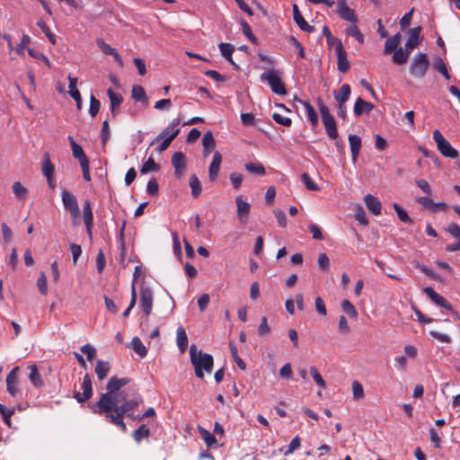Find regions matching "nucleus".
I'll list each match as a JSON object with an SVG mask.
<instances>
[{
    "label": "nucleus",
    "instance_id": "1",
    "mask_svg": "<svg viewBox=\"0 0 460 460\" xmlns=\"http://www.w3.org/2000/svg\"><path fill=\"white\" fill-rule=\"evenodd\" d=\"M130 381L128 377H111L106 385V392L100 395L96 402L88 404L93 414H105L107 420L119 427L123 432L127 431L123 418L125 416L133 417L130 411L136 409L141 402L136 389H132L131 394L127 393L126 390H121Z\"/></svg>",
    "mask_w": 460,
    "mask_h": 460
},
{
    "label": "nucleus",
    "instance_id": "2",
    "mask_svg": "<svg viewBox=\"0 0 460 460\" xmlns=\"http://www.w3.org/2000/svg\"><path fill=\"white\" fill-rule=\"evenodd\" d=\"M190 359L198 378L203 379L204 372L208 374L212 372L214 366L212 355L198 349L195 345L190 348Z\"/></svg>",
    "mask_w": 460,
    "mask_h": 460
},
{
    "label": "nucleus",
    "instance_id": "3",
    "mask_svg": "<svg viewBox=\"0 0 460 460\" xmlns=\"http://www.w3.org/2000/svg\"><path fill=\"white\" fill-rule=\"evenodd\" d=\"M317 104L326 134L330 138H337L339 133L334 117L330 113L329 108L320 98L317 100Z\"/></svg>",
    "mask_w": 460,
    "mask_h": 460
},
{
    "label": "nucleus",
    "instance_id": "4",
    "mask_svg": "<svg viewBox=\"0 0 460 460\" xmlns=\"http://www.w3.org/2000/svg\"><path fill=\"white\" fill-rule=\"evenodd\" d=\"M429 67V60L426 53H418L410 65V74L415 78H423Z\"/></svg>",
    "mask_w": 460,
    "mask_h": 460
},
{
    "label": "nucleus",
    "instance_id": "5",
    "mask_svg": "<svg viewBox=\"0 0 460 460\" xmlns=\"http://www.w3.org/2000/svg\"><path fill=\"white\" fill-rule=\"evenodd\" d=\"M261 80L267 82L270 86L271 91L279 95H286L287 90L282 83L279 72L275 69L268 70L261 75Z\"/></svg>",
    "mask_w": 460,
    "mask_h": 460
},
{
    "label": "nucleus",
    "instance_id": "6",
    "mask_svg": "<svg viewBox=\"0 0 460 460\" xmlns=\"http://www.w3.org/2000/svg\"><path fill=\"white\" fill-rule=\"evenodd\" d=\"M432 137L438 150L443 156L452 159L458 157V151L451 146L438 129L433 131Z\"/></svg>",
    "mask_w": 460,
    "mask_h": 460
},
{
    "label": "nucleus",
    "instance_id": "7",
    "mask_svg": "<svg viewBox=\"0 0 460 460\" xmlns=\"http://www.w3.org/2000/svg\"><path fill=\"white\" fill-rule=\"evenodd\" d=\"M61 199L65 209L70 213L71 218L76 224L80 217V208L76 197L65 190L61 192Z\"/></svg>",
    "mask_w": 460,
    "mask_h": 460
},
{
    "label": "nucleus",
    "instance_id": "8",
    "mask_svg": "<svg viewBox=\"0 0 460 460\" xmlns=\"http://www.w3.org/2000/svg\"><path fill=\"white\" fill-rule=\"evenodd\" d=\"M81 390L80 392H75L74 397L75 399L80 402H85L93 396V385H92V379L89 376V374H85L83 378V383L81 384Z\"/></svg>",
    "mask_w": 460,
    "mask_h": 460
},
{
    "label": "nucleus",
    "instance_id": "9",
    "mask_svg": "<svg viewBox=\"0 0 460 460\" xmlns=\"http://www.w3.org/2000/svg\"><path fill=\"white\" fill-rule=\"evenodd\" d=\"M337 13L339 16L345 21L357 24L358 22L356 13L348 4L346 0L337 1Z\"/></svg>",
    "mask_w": 460,
    "mask_h": 460
},
{
    "label": "nucleus",
    "instance_id": "10",
    "mask_svg": "<svg viewBox=\"0 0 460 460\" xmlns=\"http://www.w3.org/2000/svg\"><path fill=\"white\" fill-rule=\"evenodd\" d=\"M153 292L149 287H141L140 289V306L146 316L152 312Z\"/></svg>",
    "mask_w": 460,
    "mask_h": 460
},
{
    "label": "nucleus",
    "instance_id": "11",
    "mask_svg": "<svg viewBox=\"0 0 460 460\" xmlns=\"http://www.w3.org/2000/svg\"><path fill=\"white\" fill-rule=\"evenodd\" d=\"M172 164L174 168V175L180 179L186 169V156L182 152H176L172 157Z\"/></svg>",
    "mask_w": 460,
    "mask_h": 460
},
{
    "label": "nucleus",
    "instance_id": "12",
    "mask_svg": "<svg viewBox=\"0 0 460 460\" xmlns=\"http://www.w3.org/2000/svg\"><path fill=\"white\" fill-rule=\"evenodd\" d=\"M236 203V214L238 220L242 224H246L251 210V206L248 202L243 200L242 196H238L235 199Z\"/></svg>",
    "mask_w": 460,
    "mask_h": 460
},
{
    "label": "nucleus",
    "instance_id": "13",
    "mask_svg": "<svg viewBox=\"0 0 460 460\" xmlns=\"http://www.w3.org/2000/svg\"><path fill=\"white\" fill-rule=\"evenodd\" d=\"M423 292L430 298V300L437 305L444 307L448 311H453V307L450 303L447 301L442 296L437 293L432 288L427 287L423 288Z\"/></svg>",
    "mask_w": 460,
    "mask_h": 460
},
{
    "label": "nucleus",
    "instance_id": "14",
    "mask_svg": "<svg viewBox=\"0 0 460 460\" xmlns=\"http://www.w3.org/2000/svg\"><path fill=\"white\" fill-rule=\"evenodd\" d=\"M19 367H14L6 376V389L13 397L18 393V372Z\"/></svg>",
    "mask_w": 460,
    "mask_h": 460
},
{
    "label": "nucleus",
    "instance_id": "15",
    "mask_svg": "<svg viewBox=\"0 0 460 460\" xmlns=\"http://www.w3.org/2000/svg\"><path fill=\"white\" fill-rule=\"evenodd\" d=\"M337 69L341 73H346L349 68V62L347 58V52L345 51L342 43L337 46Z\"/></svg>",
    "mask_w": 460,
    "mask_h": 460
},
{
    "label": "nucleus",
    "instance_id": "16",
    "mask_svg": "<svg viewBox=\"0 0 460 460\" xmlns=\"http://www.w3.org/2000/svg\"><path fill=\"white\" fill-rule=\"evenodd\" d=\"M83 218L86 227V232L90 238H92V228L93 223V215L91 208V203L86 199L83 207Z\"/></svg>",
    "mask_w": 460,
    "mask_h": 460
},
{
    "label": "nucleus",
    "instance_id": "17",
    "mask_svg": "<svg viewBox=\"0 0 460 460\" xmlns=\"http://www.w3.org/2000/svg\"><path fill=\"white\" fill-rule=\"evenodd\" d=\"M222 163V155L218 151H216L213 155L212 162L208 167V178L210 181L214 182L217 181L220 165Z\"/></svg>",
    "mask_w": 460,
    "mask_h": 460
},
{
    "label": "nucleus",
    "instance_id": "18",
    "mask_svg": "<svg viewBox=\"0 0 460 460\" xmlns=\"http://www.w3.org/2000/svg\"><path fill=\"white\" fill-rule=\"evenodd\" d=\"M292 9L294 21L299 27V29L306 32L314 31V27L307 23V22L304 19L303 15L301 14L298 6L296 4L292 5Z\"/></svg>",
    "mask_w": 460,
    "mask_h": 460
},
{
    "label": "nucleus",
    "instance_id": "19",
    "mask_svg": "<svg viewBox=\"0 0 460 460\" xmlns=\"http://www.w3.org/2000/svg\"><path fill=\"white\" fill-rule=\"evenodd\" d=\"M96 43L105 55L112 56L119 66H123L122 58L115 49L111 48L102 39H97Z\"/></svg>",
    "mask_w": 460,
    "mask_h": 460
},
{
    "label": "nucleus",
    "instance_id": "20",
    "mask_svg": "<svg viewBox=\"0 0 460 460\" xmlns=\"http://www.w3.org/2000/svg\"><path fill=\"white\" fill-rule=\"evenodd\" d=\"M107 94L111 102V111L113 117L118 114V110L123 102V97L120 93H115L111 88L107 90Z\"/></svg>",
    "mask_w": 460,
    "mask_h": 460
},
{
    "label": "nucleus",
    "instance_id": "21",
    "mask_svg": "<svg viewBox=\"0 0 460 460\" xmlns=\"http://www.w3.org/2000/svg\"><path fill=\"white\" fill-rule=\"evenodd\" d=\"M365 205L367 209L375 216L381 214L382 205L381 202L371 194H367L364 198Z\"/></svg>",
    "mask_w": 460,
    "mask_h": 460
},
{
    "label": "nucleus",
    "instance_id": "22",
    "mask_svg": "<svg viewBox=\"0 0 460 460\" xmlns=\"http://www.w3.org/2000/svg\"><path fill=\"white\" fill-rule=\"evenodd\" d=\"M374 108L375 106L372 103L359 97L355 102L353 111L356 117H360L363 113H370Z\"/></svg>",
    "mask_w": 460,
    "mask_h": 460
},
{
    "label": "nucleus",
    "instance_id": "23",
    "mask_svg": "<svg viewBox=\"0 0 460 460\" xmlns=\"http://www.w3.org/2000/svg\"><path fill=\"white\" fill-rule=\"evenodd\" d=\"M68 139L70 142L73 156L78 160L79 164H83L89 162V159L84 154L83 148L77 143H75L74 138L72 137H68Z\"/></svg>",
    "mask_w": 460,
    "mask_h": 460
},
{
    "label": "nucleus",
    "instance_id": "24",
    "mask_svg": "<svg viewBox=\"0 0 460 460\" xmlns=\"http://www.w3.org/2000/svg\"><path fill=\"white\" fill-rule=\"evenodd\" d=\"M421 31V27H414L409 31V38L406 41L405 47L409 50H413L420 43V35Z\"/></svg>",
    "mask_w": 460,
    "mask_h": 460
},
{
    "label": "nucleus",
    "instance_id": "25",
    "mask_svg": "<svg viewBox=\"0 0 460 460\" xmlns=\"http://www.w3.org/2000/svg\"><path fill=\"white\" fill-rule=\"evenodd\" d=\"M69 81V95L75 101L78 110L82 109V99L80 92L76 89L77 78L68 75Z\"/></svg>",
    "mask_w": 460,
    "mask_h": 460
},
{
    "label": "nucleus",
    "instance_id": "26",
    "mask_svg": "<svg viewBox=\"0 0 460 460\" xmlns=\"http://www.w3.org/2000/svg\"><path fill=\"white\" fill-rule=\"evenodd\" d=\"M198 432L208 448H217L218 447L215 435L207 430L205 428L199 426Z\"/></svg>",
    "mask_w": 460,
    "mask_h": 460
},
{
    "label": "nucleus",
    "instance_id": "27",
    "mask_svg": "<svg viewBox=\"0 0 460 460\" xmlns=\"http://www.w3.org/2000/svg\"><path fill=\"white\" fill-rule=\"evenodd\" d=\"M203 155L208 156L216 146V140L210 130H208L202 137Z\"/></svg>",
    "mask_w": 460,
    "mask_h": 460
},
{
    "label": "nucleus",
    "instance_id": "28",
    "mask_svg": "<svg viewBox=\"0 0 460 460\" xmlns=\"http://www.w3.org/2000/svg\"><path fill=\"white\" fill-rule=\"evenodd\" d=\"M402 35L400 32H397L394 36L388 38L385 43L384 54L388 55L396 50L401 42Z\"/></svg>",
    "mask_w": 460,
    "mask_h": 460
},
{
    "label": "nucleus",
    "instance_id": "29",
    "mask_svg": "<svg viewBox=\"0 0 460 460\" xmlns=\"http://www.w3.org/2000/svg\"><path fill=\"white\" fill-rule=\"evenodd\" d=\"M350 86L348 84L341 85L340 91L334 92L333 96L338 104H346L350 96Z\"/></svg>",
    "mask_w": 460,
    "mask_h": 460
},
{
    "label": "nucleus",
    "instance_id": "30",
    "mask_svg": "<svg viewBox=\"0 0 460 460\" xmlns=\"http://www.w3.org/2000/svg\"><path fill=\"white\" fill-rule=\"evenodd\" d=\"M349 142L353 162H356L361 148V138L357 135H349Z\"/></svg>",
    "mask_w": 460,
    "mask_h": 460
},
{
    "label": "nucleus",
    "instance_id": "31",
    "mask_svg": "<svg viewBox=\"0 0 460 460\" xmlns=\"http://www.w3.org/2000/svg\"><path fill=\"white\" fill-rule=\"evenodd\" d=\"M111 365L108 361L103 360H97L95 365V374L97 375V377L99 380H103L107 377L108 373L110 371Z\"/></svg>",
    "mask_w": 460,
    "mask_h": 460
},
{
    "label": "nucleus",
    "instance_id": "32",
    "mask_svg": "<svg viewBox=\"0 0 460 460\" xmlns=\"http://www.w3.org/2000/svg\"><path fill=\"white\" fill-rule=\"evenodd\" d=\"M411 50L399 48L394 51L393 62L396 65H403L407 62Z\"/></svg>",
    "mask_w": 460,
    "mask_h": 460
},
{
    "label": "nucleus",
    "instance_id": "33",
    "mask_svg": "<svg viewBox=\"0 0 460 460\" xmlns=\"http://www.w3.org/2000/svg\"><path fill=\"white\" fill-rule=\"evenodd\" d=\"M176 341L177 346L181 352H184L188 346V336L185 329L182 326H179L176 331Z\"/></svg>",
    "mask_w": 460,
    "mask_h": 460
},
{
    "label": "nucleus",
    "instance_id": "34",
    "mask_svg": "<svg viewBox=\"0 0 460 460\" xmlns=\"http://www.w3.org/2000/svg\"><path fill=\"white\" fill-rule=\"evenodd\" d=\"M219 50L221 55L234 67L238 68V66L234 62L232 55L234 52V47L230 43H220Z\"/></svg>",
    "mask_w": 460,
    "mask_h": 460
},
{
    "label": "nucleus",
    "instance_id": "35",
    "mask_svg": "<svg viewBox=\"0 0 460 460\" xmlns=\"http://www.w3.org/2000/svg\"><path fill=\"white\" fill-rule=\"evenodd\" d=\"M298 102L304 106L307 119L311 124L315 127L318 124V115L314 108L306 101L298 100Z\"/></svg>",
    "mask_w": 460,
    "mask_h": 460
},
{
    "label": "nucleus",
    "instance_id": "36",
    "mask_svg": "<svg viewBox=\"0 0 460 460\" xmlns=\"http://www.w3.org/2000/svg\"><path fill=\"white\" fill-rule=\"evenodd\" d=\"M41 170L45 177L54 176L55 166L50 161L49 153H45L43 155Z\"/></svg>",
    "mask_w": 460,
    "mask_h": 460
},
{
    "label": "nucleus",
    "instance_id": "37",
    "mask_svg": "<svg viewBox=\"0 0 460 460\" xmlns=\"http://www.w3.org/2000/svg\"><path fill=\"white\" fill-rule=\"evenodd\" d=\"M30 369L29 379L36 386L40 387L43 385V381L40 378L37 366L31 365L28 367Z\"/></svg>",
    "mask_w": 460,
    "mask_h": 460
},
{
    "label": "nucleus",
    "instance_id": "38",
    "mask_svg": "<svg viewBox=\"0 0 460 460\" xmlns=\"http://www.w3.org/2000/svg\"><path fill=\"white\" fill-rule=\"evenodd\" d=\"M181 123L180 119H174L171 121V123L163 129V131L156 137L155 141H158L159 139H162L164 137H167L169 135L172 134V131H174L176 128H179L178 126Z\"/></svg>",
    "mask_w": 460,
    "mask_h": 460
},
{
    "label": "nucleus",
    "instance_id": "39",
    "mask_svg": "<svg viewBox=\"0 0 460 460\" xmlns=\"http://www.w3.org/2000/svg\"><path fill=\"white\" fill-rule=\"evenodd\" d=\"M132 349L141 358H144L147 354V349L138 337H134L131 341Z\"/></svg>",
    "mask_w": 460,
    "mask_h": 460
},
{
    "label": "nucleus",
    "instance_id": "40",
    "mask_svg": "<svg viewBox=\"0 0 460 460\" xmlns=\"http://www.w3.org/2000/svg\"><path fill=\"white\" fill-rule=\"evenodd\" d=\"M12 190L18 199L24 200L26 199L28 190L20 181H15L12 186Z\"/></svg>",
    "mask_w": 460,
    "mask_h": 460
},
{
    "label": "nucleus",
    "instance_id": "41",
    "mask_svg": "<svg viewBox=\"0 0 460 460\" xmlns=\"http://www.w3.org/2000/svg\"><path fill=\"white\" fill-rule=\"evenodd\" d=\"M149 435V429L145 424H142L133 432L132 436L137 443H140L143 438H148Z\"/></svg>",
    "mask_w": 460,
    "mask_h": 460
},
{
    "label": "nucleus",
    "instance_id": "42",
    "mask_svg": "<svg viewBox=\"0 0 460 460\" xmlns=\"http://www.w3.org/2000/svg\"><path fill=\"white\" fill-rule=\"evenodd\" d=\"M345 32L348 36H351L355 38V40L360 43L363 44L364 42V35L360 31V30L358 28L356 24H352L351 26L346 28Z\"/></svg>",
    "mask_w": 460,
    "mask_h": 460
},
{
    "label": "nucleus",
    "instance_id": "43",
    "mask_svg": "<svg viewBox=\"0 0 460 460\" xmlns=\"http://www.w3.org/2000/svg\"><path fill=\"white\" fill-rule=\"evenodd\" d=\"M190 187L191 189L192 197L198 198L201 193V183L196 174L190 176Z\"/></svg>",
    "mask_w": 460,
    "mask_h": 460
},
{
    "label": "nucleus",
    "instance_id": "44",
    "mask_svg": "<svg viewBox=\"0 0 460 460\" xmlns=\"http://www.w3.org/2000/svg\"><path fill=\"white\" fill-rule=\"evenodd\" d=\"M341 309L342 311L349 315L351 319L358 318V311L355 306L347 299L341 302Z\"/></svg>",
    "mask_w": 460,
    "mask_h": 460
},
{
    "label": "nucleus",
    "instance_id": "45",
    "mask_svg": "<svg viewBox=\"0 0 460 460\" xmlns=\"http://www.w3.org/2000/svg\"><path fill=\"white\" fill-rule=\"evenodd\" d=\"M132 98L137 102H147V97L144 88L140 85H134L132 87Z\"/></svg>",
    "mask_w": 460,
    "mask_h": 460
},
{
    "label": "nucleus",
    "instance_id": "46",
    "mask_svg": "<svg viewBox=\"0 0 460 460\" xmlns=\"http://www.w3.org/2000/svg\"><path fill=\"white\" fill-rule=\"evenodd\" d=\"M37 25L40 28V30L44 32L46 37L49 39V42L52 45H55L57 43V37L54 33L51 32L49 27L47 25V23L43 20H40L37 22Z\"/></svg>",
    "mask_w": 460,
    "mask_h": 460
},
{
    "label": "nucleus",
    "instance_id": "47",
    "mask_svg": "<svg viewBox=\"0 0 460 460\" xmlns=\"http://www.w3.org/2000/svg\"><path fill=\"white\" fill-rule=\"evenodd\" d=\"M434 68L438 71L440 74L443 75V76L447 79V80H449L450 79V75L448 74V71H447V66L446 64L444 63V61L442 60L441 58H436L435 60H434Z\"/></svg>",
    "mask_w": 460,
    "mask_h": 460
},
{
    "label": "nucleus",
    "instance_id": "48",
    "mask_svg": "<svg viewBox=\"0 0 460 460\" xmlns=\"http://www.w3.org/2000/svg\"><path fill=\"white\" fill-rule=\"evenodd\" d=\"M179 133H180V128H176L167 137H164V140L160 144V146L157 147V150L159 152H164V150H166L169 147L172 141L178 136Z\"/></svg>",
    "mask_w": 460,
    "mask_h": 460
},
{
    "label": "nucleus",
    "instance_id": "49",
    "mask_svg": "<svg viewBox=\"0 0 460 460\" xmlns=\"http://www.w3.org/2000/svg\"><path fill=\"white\" fill-rule=\"evenodd\" d=\"M245 169L250 173H254L257 175H264L265 174V168L260 163H258V164L247 163V164H245Z\"/></svg>",
    "mask_w": 460,
    "mask_h": 460
},
{
    "label": "nucleus",
    "instance_id": "50",
    "mask_svg": "<svg viewBox=\"0 0 460 460\" xmlns=\"http://www.w3.org/2000/svg\"><path fill=\"white\" fill-rule=\"evenodd\" d=\"M394 208L398 216V218L403 222L408 224H412V219L409 217L408 213L404 208L399 206L397 203L394 204Z\"/></svg>",
    "mask_w": 460,
    "mask_h": 460
},
{
    "label": "nucleus",
    "instance_id": "51",
    "mask_svg": "<svg viewBox=\"0 0 460 460\" xmlns=\"http://www.w3.org/2000/svg\"><path fill=\"white\" fill-rule=\"evenodd\" d=\"M309 371H310V374L312 375V377H313L314 381L315 382V384L317 385H319L321 388H325L326 383L323 380L321 374L319 373V371L317 370V368L313 366V367H310Z\"/></svg>",
    "mask_w": 460,
    "mask_h": 460
},
{
    "label": "nucleus",
    "instance_id": "52",
    "mask_svg": "<svg viewBox=\"0 0 460 460\" xmlns=\"http://www.w3.org/2000/svg\"><path fill=\"white\" fill-rule=\"evenodd\" d=\"M230 351H231V355L234 360V362L236 363V365L238 366V367L242 370H244L246 368V364L244 363V361L238 356L237 354V349L236 347L234 346V344L233 342H230Z\"/></svg>",
    "mask_w": 460,
    "mask_h": 460
},
{
    "label": "nucleus",
    "instance_id": "53",
    "mask_svg": "<svg viewBox=\"0 0 460 460\" xmlns=\"http://www.w3.org/2000/svg\"><path fill=\"white\" fill-rule=\"evenodd\" d=\"M159 169L158 164L155 162L152 157H149L140 169L141 173H147L152 171H157Z\"/></svg>",
    "mask_w": 460,
    "mask_h": 460
},
{
    "label": "nucleus",
    "instance_id": "54",
    "mask_svg": "<svg viewBox=\"0 0 460 460\" xmlns=\"http://www.w3.org/2000/svg\"><path fill=\"white\" fill-rule=\"evenodd\" d=\"M101 103L100 101L95 98L93 94L90 96V107H89V114L91 117L94 118L100 111Z\"/></svg>",
    "mask_w": 460,
    "mask_h": 460
},
{
    "label": "nucleus",
    "instance_id": "55",
    "mask_svg": "<svg viewBox=\"0 0 460 460\" xmlns=\"http://www.w3.org/2000/svg\"><path fill=\"white\" fill-rule=\"evenodd\" d=\"M301 180L303 183L305 185L306 189L309 190H319V186L314 182V181L311 179L310 175L307 172H304L301 175Z\"/></svg>",
    "mask_w": 460,
    "mask_h": 460
},
{
    "label": "nucleus",
    "instance_id": "56",
    "mask_svg": "<svg viewBox=\"0 0 460 460\" xmlns=\"http://www.w3.org/2000/svg\"><path fill=\"white\" fill-rule=\"evenodd\" d=\"M37 287L41 295L46 296L48 294L47 277L45 273L41 272L38 280Z\"/></svg>",
    "mask_w": 460,
    "mask_h": 460
},
{
    "label": "nucleus",
    "instance_id": "57",
    "mask_svg": "<svg viewBox=\"0 0 460 460\" xmlns=\"http://www.w3.org/2000/svg\"><path fill=\"white\" fill-rule=\"evenodd\" d=\"M243 33L252 42L257 43V38L252 33L251 26L244 21H241Z\"/></svg>",
    "mask_w": 460,
    "mask_h": 460
},
{
    "label": "nucleus",
    "instance_id": "58",
    "mask_svg": "<svg viewBox=\"0 0 460 460\" xmlns=\"http://www.w3.org/2000/svg\"><path fill=\"white\" fill-rule=\"evenodd\" d=\"M352 393L355 400H359L364 397V389L362 385L358 381H353Z\"/></svg>",
    "mask_w": 460,
    "mask_h": 460
},
{
    "label": "nucleus",
    "instance_id": "59",
    "mask_svg": "<svg viewBox=\"0 0 460 460\" xmlns=\"http://www.w3.org/2000/svg\"><path fill=\"white\" fill-rule=\"evenodd\" d=\"M230 181L235 190H238L243 182V175L239 172H232L229 176Z\"/></svg>",
    "mask_w": 460,
    "mask_h": 460
},
{
    "label": "nucleus",
    "instance_id": "60",
    "mask_svg": "<svg viewBox=\"0 0 460 460\" xmlns=\"http://www.w3.org/2000/svg\"><path fill=\"white\" fill-rule=\"evenodd\" d=\"M288 42L291 43L292 46L297 50L298 57L301 58H305V50H304V47L302 46L300 41L298 40H296V38H295L294 36H289Z\"/></svg>",
    "mask_w": 460,
    "mask_h": 460
},
{
    "label": "nucleus",
    "instance_id": "61",
    "mask_svg": "<svg viewBox=\"0 0 460 460\" xmlns=\"http://www.w3.org/2000/svg\"><path fill=\"white\" fill-rule=\"evenodd\" d=\"M159 184L155 178H152L146 186V191L151 196H155L158 194Z\"/></svg>",
    "mask_w": 460,
    "mask_h": 460
},
{
    "label": "nucleus",
    "instance_id": "62",
    "mask_svg": "<svg viewBox=\"0 0 460 460\" xmlns=\"http://www.w3.org/2000/svg\"><path fill=\"white\" fill-rule=\"evenodd\" d=\"M339 332L342 334H347L350 332L349 325L344 315H341L338 323Z\"/></svg>",
    "mask_w": 460,
    "mask_h": 460
},
{
    "label": "nucleus",
    "instance_id": "63",
    "mask_svg": "<svg viewBox=\"0 0 460 460\" xmlns=\"http://www.w3.org/2000/svg\"><path fill=\"white\" fill-rule=\"evenodd\" d=\"M416 201L421 205L424 208L432 211L434 201L429 197H419L416 199Z\"/></svg>",
    "mask_w": 460,
    "mask_h": 460
},
{
    "label": "nucleus",
    "instance_id": "64",
    "mask_svg": "<svg viewBox=\"0 0 460 460\" xmlns=\"http://www.w3.org/2000/svg\"><path fill=\"white\" fill-rule=\"evenodd\" d=\"M81 352L86 355L88 360H92L96 355V349L91 344L82 346Z\"/></svg>",
    "mask_w": 460,
    "mask_h": 460
}]
</instances>
